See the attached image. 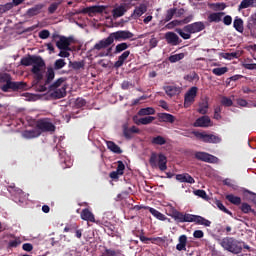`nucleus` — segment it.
<instances>
[{
    "label": "nucleus",
    "instance_id": "1",
    "mask_svg": "<svg viewBox=\"0 0 256 256\" xmlns=\"http://www.w3.org/2000/svg\"><path fill=\"white\" fill-rule=\"evenodd\" d=\"M168 216L172 217V220L175 221V224L194 223L195 225L211 227V221H207V219H204V217H200L198 215L182 213L178 212V210H172V214Z\"/></svg>",
    "mask_w": 256,
    "mask_h": 256
},
{
    "label": "nucleus",
    "instance_id": "2",
    "mask_svg": "<svg viewBox=\"0 0 256 256\" xmlns=\"http://www.w3.org/2000/svg\"><path fill=\"white\" fill-rule=\"evenodd\" d=\"M21 65L24 67H29L33 65L31 71L35 75L37 81H41L43 79V69L45 68V61L41 56L37 55H28L24 57L20 61Z\"/></svg>",
    "mask_w": 256,
    "mask_h": 256
},
{
    "label": "nucleus",
    "instance_id": "3",
    "mask_svg": "<svg viewBox=\"0 0 256 256\" xmlns=\"http://www.w3.org/2000/svg\"><path fill=\"white\" fill-rule=\"evenodd\" d=\"M0 83H5L1 86V90L4 91V93H8L10 89L11 91H25V89H27V83L23 81L13 82L11 74L8 73L0 75Z\"/></svg>",
    "mask_w": 256,
    "mask_h": 256
},
{
    "label": "nucleus",
    "instance_id": "4",
    "mask_svg": "<svg viewBox=\"0 0 256 256\" xmlns=\"http://www.w3.org/2000/svg\"><path fill=\"white\" fill-rule=\"evenodd\" d=\"M64 77L58 78L55 82L47 86V92L53 99H63L67 95V85Z\"/></svg>",
    "mask_w": 256,
    "mask_h": 256
},
{
    "label": "nucleus",
    "instance_id": "5",
    "mask_svg": "<svg viewBox=\"0 0 256 256\" xmlns=\"http://www.w3.org/2000/svg\"><path fill=\"white\" fill-rule=\"evenodd\" d=\"M219 247H223V250L236 255L241 254V249H248V246H241V242L230 237L219 240Z\"/></svg>",
    "mask_w": 256,
    "mask_h": 256
},
{
    "label": "nucleus",
    "instance_id": "6",
    "mask_svg": "<svg viewBox=\"0 0 256 256\" xmlns=\"http://www.w3.org/2000/svg\"><path fill=\"white\" fill-rule=\"evenodd\" d=\"M190 138L197 139V141H201L203 143L208 144H218L220 141H222V138H218V136L213 134H205L204 132H197L194 131L190 133Z\"/></svg>",
    "mask_w": 256,
    "mask_h": 256
},
{
    "label": "nucleus",
    "instance_id": "7",
    "mask_svg": "<svg viewBox=\"0 0 256 256\" xmlns=\"http://www.w3.org/2000/svg\"><path fill=\"white\" fill-rule=\"evenodd\" d=\"M150 167L157 168L161 172L167 170V157L163 154H150Z\"/></svg>",
    "mask_w": 256,
    "mask_h": 256
},
{
    "label": "nucleus",
    "instance_id": "8",
    "mask_svg": "<svg viewBox=\"0 0 256 256\" xmlns=\"http://www.w3.org/2000/svg\"><path fill=\"white\" fill-rule=\"evenodd\" d=\"M107 9L106 6H90L80 10H74L68 13L69 17H74V15H81V13L92 15L93 13H103Z\"/></svg>",
    "mask_w": 256,
    "mask_h": 256
},
{
    "label": "nucleus",
    "instance_id": "9",
    "mask_svg": "<svg viewBox=\"0 0 256 256\" xmlns=\"http://www.w3.org/2000/svg\"><path fill=\"white\" fill-rule=\"evenodd\" d=\"M110 37L112 39V42L114 43L115 41H127V39H133V37H135V34H133L129 30H119L111 33Z\"/></svg>",
    "mask_w": 256,
    "mask_h": 256
},
{
    "label": "nucleus",
    "instance_id": "10",
    "mask_svg": "<svg viewBox=\"0 0 256 256\" xmlns=\"http://www.w3.org/2000/svg\"><path fill=\"white\" fill-rule=\"evenodd\" d=\"M194 159L197 161L205 162L208 164H216L218 163V158L211 155L207 154L206 152H195L194 153Z\"/></svg>",
    "mask_w": 256,
    "mask_h": 256
},
{
    "label": "nucleus",
    "instance_id": "11",
    "mask_svg": "<svg viewBox=\"0 0 256 256\" xmlns=\"http://www.w3.org/2000/svg\"><path fill=\"white\" fill-rule=\"evenodd\" d=\"M55 79V70L53 68H48L46 72V80L44 85H37L36 90L39 93H45L47 91V86L51 84V81Z\"/></svg>",
    "mask_w": 256,
    "mask_h": 256
},
{
    "label": "nucleus",
    "instance_id": "12",
    "mask_svg": "<svg viewBox=\"0 0 256 256\" xmlns=\"http://www.w3.org/2000/svg\"><path fill=\"white\" fill-rule=\"evenodd\" d=\"M59 37V41L56 42V47L59 49H66V50H71L70 46L71 43L73 42L72 37H65V36H59L58 34H53V39H57Z\"/></svg>",
    "mask_w": 256,
    "mask_h": 256
},
{
    "label": "nucleus",
    "instance_id": "13",
    "mask_svg": "<svg viewBox=\"0 0 256 256\" xmlns=\"http://www.w3.org/2000/svg\"><path fill=\"white\" fill-rule=\"evenodd\" d=\"M205 29V22H194L192 24H188L184 26L185 33H191L192 35L195 33H201Z\"/></svg>",
    "mask_w": 256,
    "mask_h": 256
},
{
    "label": "nucleus",
    "instance_id": "14",
    "mask_svg": "<svg viewBox=\"0 0 256 256\" xmlns=\"http://www.w3.org/2000/svg\"><path fill=\"white\" fill-rule=\"evenodd\" d=\"M246 31L250 35V37H252V39H256V13L248 18L246 24Z\"/></svg>",
    "mask_w": 256,
    "mask_h": 256
},
{
    "label": "nucleus",
    "instance_id": "15",
    "mask_svg": "<svg viewBox=\"0 0 256 256\" xmlns=\"http://www.w3.org/2000/svg\"><path fill=\"white\" fill-rule=\"evenodd\" d=\"M42 132H53V129L25 130V132H21V137L25 139H33L39 137Z\"/></svg>",
    "mask_w": 256,
    "mask_h": 256
},
{
    "label": "nucleus",
    "instance_id": "16",
    "mask_svg": "<svg viewBox=\"0 0 256 256\" xmlns=\"http://www.w3.org/2000/svg\"><path fill=\"white\" fill-rule=\"evenodd\" d=\"M197 91L198 88L193 86L192 88H190L187 93L185 94L184 97V106L185 107H189V105H191V103H193L195 101V98L197 97Z\"/></svg>",
    "mask_w": 256,
    "mask_h": 256
},
{
    "label": "nucleus",
    "instance_id": "17",
    "mask_svg": "<svg viewBox=\"0 0 256 256\" xmlns=\"http://www.w3.org/2000/svg\"><path fill=\"white\" fill-rule=\"evenodd\" d=\"M113 45V38H111V35H109L107 38L100 40L98 43H96L93 47L96 51H101V49H107V47Z\"/></svg>",
    "mask_w": 256,
    "mask_h": 256
},
{
    "label": "nucleus",
    "instance_id": "18",
    "mask_svg": "<svg viewBox=\"0 0 256 256\" xmlns=\"http://www.w3.org/2000/svg\"><path fill=\"white\" fill-rule=\"evenodd\" d=\"M194 127H213V121L209 116L205 115L194 122Z\"/></svg>",
    "mask_w": 256,
    "mask_h": 256
},
{
    "label": "nucleus",
    "instance_id": "19",
    "mask_svg": "<svg viewBox=\"0 0 256 256\" xmlns=\"http://www.w3.org/2000/svg\"><path fill=\"white\" fill-rule=\"evenodd\" d=\"M37 129H55V125L49 118H42L36 122Z\"/></svg>",
    "mask_w": 256,
    "mask_h": 256
},
{
    "label": "nucleus",
    "instance_id": "20",
    "mask_svg": "<svg viewBox=\"0 0 256 256\" xmlns=\"http://www.w3.org/2000/svg\"><path fill=\"white\" fill-rule=\"evenodd\" d=\"M119 176H123V161H116V171L109 172V179H119Z\"/></svg>",
    "mask_w": 256,
    "mask_h": 256
},
{
    "label": "nucleus",
    "instance_id": "21",
    "mask_svg": "<svg viewBox=\"0 0 256 256\" xmlns=\"http://www.w3.org/2000/svg\"><path fill=\"white\" fill-rule=\"evenodd\" d=\"M129 55H131V51H129V50L124 51L118 57V60L114 63V67L116 69H119L120 67H123V65L125 64V61H127V59H129Z\"/></svg>",
    "mask_w": 256,
    "mask_h": 256
},
{
    "label": "nucleus",
    "instance_id": "22",
    "mask_svg": "<svg viewBox=\"0 0 256 256\" xmlns=\"http://www.w3.org/2000/svg\"><path fill=\"white\" fill-rule=\"evenodd\" d=\"M155 117L153 116H146L139 118V116H134L133 121L136 125H150V123H153V120Z\"/></svg>",
    "mask_w": 256,
    "mask_h": 256
},
{
    "label": "nucleus",
    "instance_id": "23",
    "mask_svg": "<svg viewBox=\"0 0 256 256\" xmlns=\"http://www.w3.org/2000/svg\"><path fill=\"white\" fill-rule=\"evenodd\" d=\"M165 39L169 45H179V43H181L179 36L174 32H167L165 34Z\"/></svg>",
    "mask_w": 256,
    "mask_h": 256
},
{
    "label": "nucleus",
    "instance_id": "24",
    "mask_svg": "<svg viewBox=\"0 0 256 256\" xmlns=\"http://www.w3.org/2000/svg\"><path fill=\"white\" fill-rule=\"evenodd\" d=\"M175 181H179V183L193 184V177L189 176L187 173L183 174H175Z\"/></svg>",
    "mask_w": 256,
    "mask_h": 256
},
{
    "label": "nucleus",
    "instance_id": "25",
    "mask_svg": "<svg viewBox=\"0 0 256 256\" xmlns=\"http://www.w3.org/2000/svg\"><path fill=\"white\" fill-rule=\"evenodd\" d=\"M80 220L94 223V213H91L88 209L80 210Z\"/></svg>",
    "mask_w": 256,
    "mask_h": 256
},
{
    "label": "nucleus",
    "instance_id": "26",
    "mask_svg": "<svg viewBox=\"0 0 256 256\" xmlns=\"http://www.w3.org/2000/svg\"><path fill=\"white\" fill-rule=\"evenodd\" d=\"M127 13V6L125 4H122L112 10V15L114 19H117L119 17H123Z\"/></svg>",
    "mask_w": 256,
    "mask_h": 256
},
{
    "label": "nucleus",
    "instance_id": "27",
    "mask_svg": "<svg viewBox=\"0 0 256 256\" xmlns=\"http://www.w3.org/2000/svg\"><path fill=\"white\" fill-rule=\"evenodd\" d=\"M45 7L43 4H36L34 7L29 8L26 12L27 17H35V15H39L41 10Z\"/></svg>",
    "mask_w": 256,
    "mask_h": 256
},
{
    "label": "nucleus",
    "instance_id": "28",
    "mask_svg": "<svg viewBox=\"0 0 256 256\" xmlns=\"http://www.w3.org/2000/svg\"><path fill=\"white\" fill-rule=\"evenodd\" d=\"M164 91L169 97H175V95H179V93H181V87L165 86Z\"/></svg>",
    "mask_w": 256,
    "mask_h": 256
},
{
    "label": "nucleus",
    "instance_id": "29",
    "mask_svg": "<svg viewBox=\"0 0 256 256\" xmlns=\"http://www.w3.org/2000/svg\"><path fill=\"white\" fill-rule=\"evenodd\" d=\"M144 13H147V5L145 4H140L139 6H137L134 9V12L132 14V17L134 19H139V17H141V15H143Z\"/></svg>",
    "mask_w": 256,
    "mask_h": 256
},
{
    "label": "nucleus",
    "instance_id": "30",
    "mask_svg": "<svg viewBox=\"0 0 256 256\" xmlns=\"http://www.w3.org/2000/svg\"><path fill=\"white\" fill-rule=\"evenodd\" d=\"M223 15H225V12L211 13L208 16V21H209V23H219V22H221Z\"/></svg>",
    "mask_w": 256,
    "mask_h": 256
},
{
    "label": "nucleus",
    "instance_id": "31",
    "mask_svg": "<svg viewBox=\"0 0 256 256\" xmlns=\"http://www.w3.org/2000/svg\"><path fill=\"white\" fill-rule=\"evenodd\" d=\"M227 202H230V205H248V203H241V197L233 196V194H227Z\"/></svg>",
    "mask_w": 256,
    "mask_h": 256
},
{
    "label": "nucleus",
    "instance_id": "32",
    "mask_svg": "<svg viewBox=\"0 0 256 256\" xmlns=\"http://www.w3.org/2000/svg\"><path fill=\"white\" fill-rule=\"evenodd\" d=\"M233 27L234 29H236L238 33H243V31H245V26L243 25V19L236 16L233 22Z\"/></svg>",
    "mask_w": 256,
    "mask_h": 256
},
{
    "label": "nucleus",
    "instance_id": "33",
    "mask_svg": "<svg viewBox=\"0 0 256 256\" xmlns=\"http://www.w3.org/2000/svg\"><path fill=\"white\" fill-rule=\"evenodd\" d=\"M106 148L109 149V152H113V154L119 155L123 153V150H119V146L112 141H106Z\"/></svg>",
    "mask_w": 256,
    "mask_h": 256
},
{
    "label": "nucleus",
    "instance_id": "34",
    "mask_svg": "<svg viewBox=\"0 0 256 256\" xmlns=\"http://www.w3.org/2000/svg\"><path fill=\"white\" fill-rule=\"evenodd\" d=\"M249 7H256V0H242L238 6V11L249 9Z\"/></svg>",
    "mask_w": 256,
    "mask_h": 256
},
{
    "label": "nucleus",
    "instance_id": "35",
    "mask_svg": "<svg viewBox=\"0 0 256 256\" xmlns=\"http://www.w3.org/2000/svg\"><path fill=\"white\" fill-rule=\"evenodd\" d=\"M158 117L164 123H174L175 122V116H173L169 113H160V114H158Z\"/></svg>",
    "mask_w": 256,
    "mask_h": 256
},
{
    "label": "nucleus",
    "instance_id": "36",
    "mask_svg": "<svg viewBox=\"0 0 256 256\" xmlns=\"http://www.w3.org/2000/svg\"><path fill=\"white\" fill-rule=\"evenodd\" d=\"M138 117H145L147 115H155V108L153 107H146L142 108L137 113Z\"/></svg>",
    "mask_w": 256,
    "mask_h": 256
},
{
    "label": "nucleus",
    "instance_id": "37",
    "mask_svg": "<svg viewBox=\"0 0 256 256\" xmlns=\"http://www.w3.org/2000/svg\"><path fill=\"white\" fill-rule=\"evenodd\" d=\"M61 3H63V0H57L56 2H52L48 7L49 15H53L59 9Z\"/></svg>",
    "mask_w": 256,
    "mask_h": 256
},
{
    "label": "nucleus",
    "instance_id": "38",
    "mask_svg": "<svg viewBox=\"0 0 256 256\" xmlns=\"http://www.w3.org/2000/svg\"><path fill=\"white\" fill-rule=\"evenodd\" d=\"M130 47L129 44L126 42H122L120 44H117L114 50L115 55H119V53H123V51H127V48Z\"/></svg>",
    "mask_w": 256,
    "mask_h": 256
},
{
    "label": "nucleus",
    "instance_id": "39",
    "mask_svg": "<svg viewBox=\"0 0 256 256\" xmlns=\"http://www.w3.org/2000/svg\"><path fill=\"white\" fill-rule=\"evenodd\" d=\"M150 144L156 146H163V144H167V141H165L162 136H156L150 139Z\"/></svg>",
    "mask_w": 256,
    "mask_h": 256
},
{
    "label": "nucleus",
    "instance_id": "40",
    "mask_svg": "<svg viewBox=\"0 0 256 256\" xmlns=\"http://www.w3.org/2000/svg\"><path fill=\"white\" fill-rule=\"evenodd\" d=\"M175 251H185V235H179V244H175Z\"/></svg>",
    "mask_w": 256,
    "mask_h": 256
},
{
    "label": "nucleus",
    "instance_id": "41",
    "mask_svg": "<svg viewBox=\"0 0 256 256\" xmlns=\"http://www.w3.org/2000/svg\"><path fill=\"white\" fill-rule=\"evenodd\" d=\"M70 67L75 71H79V69H85V61H74L69 63Z\"/></svg>",
    "mask_w": 256,
    "mask_h": 256
},
{
    "label": "nucleus",
    "instance_id": "42",
    "mask_svg": "<svg viewBox=\"0 0 256 256\" xmlns=\"http://www.w3.org/2000/svg\"><path fill=\"white\" fill-rule=\"evenodd\" d=\"M150 215H153V218H157L159 221H168L167 217L163 216L160 211H156V209H150Z\"/></svg>",
    "mask_w": 256,
    "mask_h": 256
},
{
    "label": "nucleus",
    "instance_id": "43",
    "mask_svg": "<svg viewBox=\"0 0 256 256\" xmlns=\"http://www.w3.org/2000/svg\"><path fill=\"white\" fill-rule=\"evenodd\" d=\"M102 256H123V252L114 249H106L102 252Z\"/></svg>",
    "mask_w": 256,
    "mask_h": 256
},
{
    "label": "nucleus",
    "instance_id": "44",
    "mask_svg": "<svg viewBox=\"0 0 256 256\" xmlns=\"http://www.w3.org/2000/svg\"><path fill=\"white\" fill-rule=\"evenodd\" d=\"M209 110V102L205 101L200 103L198 113L200 115H207V111Z\"/></svg>",
    "mask_w": 256,
    "mask_h": 256
},
{
    "label": "nucleus",
    "instance_id": "45",
    "mask_svg": "<svg viewBox=\"0 0 256 256\" xmlns=\"http://www.w3.org/2000/svg\"><path fill=\"white\" fill-rule=\"evenodd\" d=\"M168 59L170 63H177V61H181L182 59H185V53L171 55Z\"/></svg>",
    "mask_w": 256,
    "mask_h": 256
},
{
    "label": "nucleus",
    "instance_id": "46",
    "mask_svg": "<svg viewBox=\"0 0 256 256\" xmlns=\"http://www.w3.org/2000/svg\"><path fill=\"white\" fill-rule=\"evenodd\" d=\"M139 129H124V139H130L132 138V136H134V134H138L139 133Z\"/></svg>",
    "mask_w": 256,
    "mask_h": 256
},
{
    "label": "nucleus",
    "instance_id": "47",
    "mask_svg": "<svg viewBox=\"0 0 256 256\" xmlns=\"http://www.w3.org/2000/svg\"><path fill=\"white\" fill-rule=\"evenodd\" d=\"M175 13H177V8H171L167 10L166 17L164 19L165 23H168V21H171L175 16Z\"/></svg>",
    "mask_w": 256,
    "mask_h": 256
},
{
    "label": "nucleus",
    "instance_id": "48",
    "mask_svg": "<svg viewBox=\"0 0 256 256\" xmlns=\"http://www.w3.org/2000/svg\"><path fill=\"white\" fill-rule=\"evenodd\" d=\"M229 71V69L227 67H221V68H214L212 69V73L214 75H217L218 77H221V75H225V73H227Z\"/></svg>",
    "mask_w": 256,
    "mask_h": 256
},
{
    "label": "nucleus",
    "instance_id": "49",
    "mask_svg": "<svg viewBox=\"0 0 256 256\" xmlns=\"http://www.w3.org/2000/svg\"><path fill=\"white\" fill-rule=\"evenodd\" d=\"M11 9H13V3L11 2L0 5V15H3V13H7V11H11Z\"/></svg>",
    "mask_w": 256,
    "mask_h": 256
},
{
    "label": "nucleus",
    "instance_id": "50",
    "mask_svg": "<svg viewBox=\"0 0 256 256\" xmlns=\"http://www.w3.org/2000/svg\"><path fill=\"white\" fill-rule=\"evenodd\" d=\"M220 103L224 107H231V106H233V100H231V98H228L227 96H222Z\"/></svg>",
    "mask_w": 256,
    "mask_h": 256
},
{
    "label": "nucleus",
    "instance_id": "51",
    "mask_svg": "<svg viewBox=\"0 0 256 256\" xmlns=\"http://www.w3.org/2000/svg\"><path fill=\"white\" fill-rule=\"evenodd\" d=\"M216 208L229 216H233V213L229 212V210L226 209V206H222V202H219L218 200H216Z\"/></svg>",
    "mask_w": 256,
    "mask_h": 256
},
{
    "label": "nucleus",
    "instance_id": "52",
    "mask_svg": "<svg viewBox=\"0 0 256 256\" xmlns=\"http://www.w3.org/2000/svg\"><path fill=\"white\" fill-rule=\"evenodd\" d=\"M176 33H178V35H180V37H182V39H191V33L187 32L185 33V30L184 29H181V28H177L176 29Z\"/></svg>",
    "mask_w": 256,
    "mask_h": 256
},
{
    "label": "nucleus",
    "instance_id": "53",
    "mask_svg": "<svg viewBox=\"0 0 256 256\" xmlns=\"http://www.w3.org/2000/svg\"><path fill=\"white\" fill-rule=\"evenodd\" d=\"M138 241H140L142 243L149 244V242L160 241V238H148V237H145V236H138Z\"/></svg>",
    "mask_w": 256,
    "mask_h": 256
},
{
    "label": "nucleus",
    "instance_id": "54",
    "mask_svg": "<svg viewBox=\"0 0 256 256\" xmlns=\"http://www.w3.org/2000/svg\"><path fill=\"white\" fill-rule=\"evenodd\" d=\"M65 65H67V63L65 62V60L63 59H58L55 61L54 63V69L56 71H59V69H63V67H65Z\"/></svg>",
    "mask_w": 256,
    "mask_h": 256
},
{
    "label": "nucleus",
    "instance_id": "55",
    "mask_svg": "<svg viewBox=\"0 0 256 256\" xmlns=\"http://www.w3.org/2000/svg\"><path fill=\"white\" fill-rule=\"evenodd\" d=\"M209 7H212L214 11H223L226 6L223 3H212Z\"/></svg>",
    "mask_w": 256,
    "mask_h": 256
},
{
    "label": "nucleus",
    "instance_id": "56",
    "mask_svg": "<svg viewBox=\"0 0 256 256\" xmlns=\"http://www.w3.org/2000/svg\"><path fill=\"white\" fill-rule=\"evenodd\" d=\"M75 231H82L83 232V230H78L77 226H75V224L65 226V229H63V232H65V233H74Z\"/></svg>",
    "mask_w": 256,
    "mask_h": 256
},
{
    "label": "nucleus",
    "instance_id": "57",
    "mask_svg": "<svg viewBox=\"0 0 256 256\" xmlns=\"http://www.w3.org/2000/svg\"><path fill=\"white\" fill-rule=\"evenodd\" d=\"M72 167V160L65 157L62 159V169H68Z\"/></svg>",
    "mask_w": 256,
    "mask_h": 256
},
{
    "label": "nucleus",
    "instance_id": "58",
    "mask_svg": "<svg viewBox=\"0 0 256 256\" xmlns=\"http://www.w3.org/2000/svg\"><path fill=\"white\" fill-rule=\"evenodd\" d=\"M221 111H222V108L221 106H216L214 108V119H216V121H219V119H221Z\"/></svg>",
    "mask_w": 256,
    "mask_h": 256
},
{
    "label": "nucleus",
    "instance_id": "59",
    "mask_svg": "<svg viewBox=\"0 0 256 256\" xmlns=\"http://www.w3.org/2000/svg\"><path fill=\"white\" fill-rule=\"evenodd\" d=\"M183 22L179 20H173L172 22H169L166 27L167 29H174L175 27L182 25Z\"/></svg>",
    "mask_w": 256,
    "mask_h": 256
},
{
    "label": "nucleus",
    "instance_id": "60",
    "mask_svg": "<svg viewBox=\"0 0 256 256\" xmlns=\"http://www.w3.org/2000/svg\"><path fill=\"white\" fill-rule=\"evenodd\" d=\"M24 244H20V240H10L8 244H6V247L8 248H17V246H22Z\"/></svg>",
    "mask_w": 256,
    "mask_h": 256
},
{
    "label": "nucleus",
    "instance_id": "61",
    "mask_svg": "<svg viewBox=\"0 0 256 256\" xmlns=\"http://www.w3.org/2000/svg\"><path fill=\"white\" fill-rule=\"evenodd\" d=\"M131 87H135V84L124 80L121 84V89H123L124 91H127V89H131Z\"/></svg>",
    "mask_w": 256,
    "mask_h": 256
},
{
    "label": "nucleus",
    "instance_id": "62",
    "mask_svg": "<svg viewBox=\"0 0 256 256\" xmlns=\"http://www.w3.org/2000/svg\"><path fill=\"white\" fill-rule=\"evenodd\" d=\"M194 196H197L201 199H207V194L204 190H194Z\"/></svg>",
    "mask_w": 256,
    "mask_h": 256
},
{
    "label": "nucleus",
    "instance_id": "63",
    "mask_svg": "<svg viewBox=\"0 0 256 256\" xmlns=\"http://www.w3.org/2000/svg\"><path fill=\"white\" fill-rule=\"evenodd\" d=\"M238 206H241V213L248 214L251 212V206L248 204H238Z\"/></svg>",
    "mask_w": 256,
    "mask_h": 256
},
{
    "label": "nucleus",
    "instance_id": "64",
    "mask_svg": "<svg viewBox=\"0 0 256 256\" xmlns=\"http://www.w3.org/2000/svg\"><path fill=\"white\" fill-rule=\"evenodd\" d=\"M242 66L244 67V69H248L249 71L256 70V64H249L247 62H244Z\"/></svg>",
    "mask_w": 256,
    "mask_h": 256
}]
</instances>
